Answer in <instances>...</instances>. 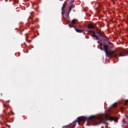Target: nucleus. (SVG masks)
I'll use <instances>...</instances> for the list:
<instances>
[{
  "label": "nucleus",
  "mask_w": 128,
  "mask_h": 128,
  "mask_svg": "<svg viewBox=\"0 0 128 128\" xmlns=\"http://www.w3.org/2000/svg\"><path fill=\"white\" fill-rule=\"evenodd\" d=\"M96 34H98L99 36H98L100 37H102L103 36L102 34H101V33L100 32L98 31H97L96 32Z\"/></svg>",
  "instance_id": "obj_10"
},
{
  "label": "nucleus",
  "mask_w": 128,
  "mask_h": 128,
  "mask_svg": "<svg viewBox=\"0 0 128 128\" xmlns=\"http://www.w3.org/2000/svg\"><path fill=\"white\" fill-rule=\"evenodd\" d=\"M72 23H73L74 24L76 23V21L74 19L72 20Z\"/></svg>",
  "instance_id": "obj_16"
},
{
  "label": "nucleus",
  "mask_w": 128,
  "mask_h": 128,
  "mask_svg": "<svg viewBox=\"0 0 128 128\" xmlns=\"http://www.w3.org/2000/svg\"><path fill=\"white\" fill-rule=\"evenodd\" d=\"M102 34H104V32H103V33H102Z\"/></svg>",
  "instance_id": "obj_34"
},
{
  "label": "nucleus",
  "mask_w": 128,
  "mask_h": 128,
  "mask_svg": "<svg viewBox=\"0 0 128 128\" xmlns=\"http://www.w3.org/2000/svg\"><path fill=\"white\" fill-rule=\"evenodd\" d=\"M72 4L69 7V11L70 12L72 10Z\"/></svg>",
  "instance_id": "obj_14"
},
{
  "label": "nucleus",
  "mask_w": 128,
  "mask_h": 128,
  "mask_svg": "<svg viewBox=\"0 0 128 128\" xmlns=\"http://www.w3.org/2000/svg\"><path fill=\"white\" fill-rule=\"evenodd\" d=\"M32 18H31V19L32 20Z\"/></svg>",
  "instance_id": "obj_33"
},
{
  "label": "nucleus",
  "mask_w": 128,
  "mask_h": 128,
  "mask_svg": "<svg viewBox=\"0 0 128 128\" xmlns=\"http://www.w3.org/2000/svg\"><path fill=\"white\" fill-rule=\"evenodd\" d=\"M6 2H7L8 1V0H6Z\"/></svg>",
  "instance_id": "obj_32"
},
{
  "label": "nucleus",
  "mask_w": 128,
  "mask_h": 128,
  "mask_svg": "<svg viewBox=\"0 0 128 128\" xmlns=\"http://www.w3.org/2000/svg\"><path fill=\"white\" fill-rule=\"evenodd\" d=\"M14 3L12 4L14 5L15 4L14 3L16 2H18L16 0H13Z\"/></svg>",
  "instance_id": "obj_18"
},
{
  "label": "nucleus",
  "mask_w": 128,
  "mask_h": 128,
  "mask_svg": "<svg viewBox=\"0 0 128 128\" xmlns=\"http://www.w3.org/2000/svg\"><path fill=\"white\" fill-rule=\"evenodd\" d=\"M36 22H38V18H37L36 19Z\"/></svg>",
  "instance_id": "obj_24"
},
{
  "label": "nucleus",
  "mask_w": 128,
  "mask_h": 128,
  "mask_svg": "<svg viewBox=\"0 0 128 128\" xmlns=\"http://www.w3.org/2000/svg\"><path fill=\"white\" fill-rule=\"evenodd\" d=\"M97 43H98V44H100V41H98L97 42Z\"/></svg>",
  "instance_id": "obj_26"
},
{
  "label": "nucleus",
  "mask_w": 128,
  "mask_h": 128,
  "mask_svg": "<svg viewBox=\"0 0 128 128\" xmlns=\"http://www.w3.org/2000/svg\"><path fill=\"white\" fill-rule=\"evenodd\" d=\"M112 106L114 108L116 107L117 106V103L116 102L114 104L112 105Z\"/></svg>",
  "instance_id": "obj_13"
},
{
  "label": "nucleus",
  "mask_w": 128,
  "mask_h": 128,
  "mask_svg": "<svg viewBox=\"0 0 128 128\" xmlns=\"http://www.w3.org/2000/svg\"><path fill=\"white\" fill-rule=\"evenodd\" d=\"M128 102V100H126L125 101V105H127Z\"/></svg>",
  "instance_id": "obj_20"
},
{
  "label": "nucleus",
  "mask_w": 128,
  "mask_h": 128,
  "mask_svg": "<svg viewBox=\"0 0 128 128\" xmlns=\"http://www.w3.org/2000/svg\"><path fill=\"white\" fill-rule=\"evenodd\" d=\"M99 45L100 46V47H102V46H103V45H104V44H103L102 43H100L99 44Z\"/></svg>",
  "instance_id": "obj_21"
},
{
  "label": "nucleus",
  "mask_w": 128,
  "mask_h": 128,
  "mask_svg": "<svg viewBox=\"0 0 128 128\" xmlns=\"http://www.w3.org/2000/svg\"><path fill=\"white\" fill-rule=\"evenodd\" d=\"M76 120L72 123L66 126L64 128H74L75 125L76 124Z\"/></svg>",
  "instance_id": "obj_4"
},
{
  "label": "nucleus",
  "mask_w": 128,
  "mask_h": 128,
  "mask_svg": "<svg viewBox=\"0 0 128 128\" xmlns=\"http://www.w3.org/2000/svg\"><path fill=\"white\" fill-rule=\"evenodd\" d=\"M88 119L92 121H95L94 124L97 125L101 123L103 120V118L101 116H99L97 117L96 119L95 120V117L94 116H92L89 117Z\"/></svg>",
  "instance_id": "obj_1"
},
{
  "label": "nucleus",
  "mask_w": 128,
  "mask_h": 128,
  "mask_svg": "<svg viewBox=\"0 0 128 128\" xmlns=\"http://www.w3.org/2000/svg\"><path fill=\"white\" fill-rule=\"evenodd\" d=\"M73 27L74 28L76 31L77 32H79V33H80L81 32V30H80L76 28V27L74 26H73Z\"/></svg>",
  "instance_id": "obj_9"
},
{
  "label": "nucleus",
  "mask_w": 128,
  "mask_h": 128,
  "mask_svg": "<svg viewBox=\"0 0 128 128\" xmlns=\"http://www.w3.org/2000/svg\"><path fill=\"white\" fill-rule=\"evenodd\" d=\"M109 116L108 114H106L105 115V118H106L108 117H109Z\"/></svg>",
  "instance_id": "obj_19"
},
{
  "label": "nucleus",
  "mask_w": 128,
  "mask_h": 128,
  "mask_svg": "<svg viewBox=\"0 0 128 128\" xmlns=\"http://www.w3.org/2000/svg\"><path fill=\"white\" fill-rule=\"evenodd\" d=\"M69 12H68V16L69 14Z\"/></svg>",
  "instance_id": "obj_30"
},
{
  "label": "nucleus",
  "mask_w": 128,
  "mask_h": 128,
  "mask_svg": "<svg viewBox=\"0 0 128 128\" xmlns=\"http://www.w3.org/2000/svg\"><path fill=\"white\" fill-rule=\"evenodd\" d=\"M118 118L117 117L116 118H115L114 117H110L109 119V120H114L116 122H118Z\"/></svg>",
  "instance_id": "obj_7"
},
{
  "label": "nucleus",
  "mask_w": 128,
  "mask_h": 128,
  "mask_svg": "<svg viewBox=\"0 0 128 128\" xmlns=\"http://www.w3.org/2000/svg\"><path fill=\"white\" fill-rule=\"evenodd\" d=\"M89 16H91V15L90 14H89Z\"/></svg>",
  "instance_id": "obj_31"
},
{
  "label": "nucleus",
  "mask_w": 128,
  "mask_h": 128,
  "mask_svg": "<svg viewBox=\"0 0 128 128\" xmlns=\"http://www.w3.org/2000/svg\"><path fill=\"white\" fill-rule=\"evenodd\" d=\"M33 13V12H31V14H32Z\"/></svg>",
  "instance_id": "obj_29"
},
{
  "label": "nucleus",
  "mask_w": 128,
  "mask_h": 128,
  "mask_svg": "<svg viewBox=\"0 0 128 128\" xmlns=\"http://www.w3.org/2000/svg\"><path fill=\"white\" fill-rule=\"evenodd\" d=\"M6 126H8L9 128H10V125L8 124H6Z\"/></svg>",
  "instance_id": "obj_22"
},
{
  "label": "nucleus",
  "mask_w": 128,
  "mask_h": 128,
  "mask_svg": "<svg viewBox=\"0 0 128 128\" xmlns=\"http://www.w3.org/2000/svg\"><path fill=\"white\" fill-rule=\"evenodd\" d=\"M69 24V26L70 27V26L71 25V24H69V22L68 21L67 23V24Z\"/></svg>",
  "instance_id": "obj_23"
},
{
  "label": "nucleus",
  "mask_w": 128,
  "mask_h": 128,
  "mask_svg": "<svg viewBox=\"0 0 128 128\" xmlns=\"http://www.w3.org/2000/svg\"><path fill=\"white\" fill-rule=\"evenodd\" d=\"M126 55L128 56V52L124 49L122 50V51L120 52V54L118 55H115V56H118V57L120 56H124Z\"/></svg>",
  "instance_id": "obj_3"
},
{
  "label": "nucleus",
  "mask_w": 128,
  "mask_h": 128,
  "mask_svg": "<svg viewBox=\"0 0 128 128\" xmlns=\"http://www.w3.org/2000/svg\"><path fill=\"white\" fill-rule=\"evenodd\" d=\"M104 124H108V123L107 122H105L104 123Z\"/></svg>",
  "instance_id": "obj_25"
},
{
  "label": "nucleus",
  "mask_w": 128,
  "mask_h": 128,
  "mask_svg": "<svg viewBox=\"0 0 128 128\" xmlns=\"http://www.w3.org/2000/svg\"><path fill=\"white\" fill-rule=\"evenodd\" d=\"M86 32H88V33H92L93 34V32H93L92 30H88V31L87 30H86Z\"/></svg>",
  "instance_id": "obj_15"
},
{
  "label": "nucleus",
  "mask_w": 128,
  "mask_h": 128,
  "mask_svg": "<svg viewBox=\"0 0 128 128\" xmlns=\"http://www.w3.org/2000/svg\"><path fill=\"white\" fill-rule=\"evenodd\" d=\"M103 47H100V49L102 50H104L106 54H108V50L109 48V45L108 44H106L105 43H104V45H103Z\"/></svg>",
  "instance_id": "obj_2"
},
{
  "label": "nucleus",
  "mask_w": 128,
  "mask_h": 128,
  "mask_svg": "<svg viewBox=\"0 0 128 128\" xmlns=\"http://www.w3.org/2000/svg\"><path fill=\"white\" fill-rule=\"evenodd\" d=\"M83 34H84V35H86V33H85V32H84V33H83Z\"/></svg>",
  "instance_id": "obj_27"
},
{
  "label": "nucleus",
  "mask_w": 128,
  "mask_h": 128,
  "mask_svg": "<svg viewBox=\"0 0 128 128\" xmlns=\"http://www.w3.org/2000/svg\"><path fill=\"white\" fill-rule=\"evenodd\" d=\"M94 28V26L92 24L90 25L88 27V28Z\"/></svg>",
  "instance_id": "obj_12"
},
{
  "label": "nucleus",
  "mask_w": 128,
  "mask_h": 128,
  "mask_svg": "<svg viewBox=\"0 0 128 128\" xmlns=\"http://www.w3.org/2000/svg\"><path fill=\"white\" fill-rule=\"evenodd\" d=\"M115 51L114 50L110 52H108V54H106V56H112L113 57H118V56H115V55H118L119 54H114V52Z\"/></svg>",
  "instance_id": "obj_5"
},
{
  "label": "nucleus",
  "mask_w": 128,
  "mask_h": 128,
  "mask_svg": "<svg viewBox=\"0 0 128 128\" xmlns=\"http://www.w3.org/2000/svg\"><path fill=\"white\" fill-rule=\"evenodd\" d=\"M93 37H95L96 38V39L97 40H99V38L98 37H100L99 36H96L94 32H93V36H92Z\"/></svg>",
  "instance_id": "obj_8"
},
{
  "label": "nucleus",
  "mask_w": 128,
  "mask_h": 128,
  "mask_svg": "<svg viewBox=\"0 0 128 128\" xmlns=\"http://www.w3.org/2000/svg\"><path fill=\"white\" fill-rule=\"evenodd\" d=\"M65 12V10H62V12L61 13L62 14H64Z\"/></svg>",
  "instance_id": "obj_17"
},
{
  "label": "nucleus",
  "mask_w": 128,
  "mask_h": 128,
  "mask_svg": "<svg viewBox=\"0 0 128 128\" xmlns=\"http://www.w3.org/2000/svg\"><path fill=\"white\" fill-rule=\"evenodd\" d=\"M66 2L63 4V6L62 7V10H65V8L66 7Z\"/></svg>",
  "instance_id": "obj_11"
},
{
  "label": "nucleus",
  "mask_w": 128,
  "mask_h": 128,
  "mask_svg": "<svg viewBox=\"0 0 128 128\" xmlns=\"http://www.w3.org/2000/svg\"><path fill=\"white\" fill-rule=\"evenodd\" d=\"M86 118H81L80 117L77 118V121L78 123L79 124L81 120H83L84 121H86Z\"/></svg>",
  "instance_id": "obj_6"
},
{
  "label": "nucleus",
  "mask_w": 128,
  "mask_h": 128,
  "mask_svg": "<svg viewBox=\"0 0 128 128\" xmlns=\"http://www.w3.org/2000/svg\"><path fill=\"white\" fill-rule=\"evenodd\" d=\"M4 106H6V105L5 104H4Z\"/></svg>",
  "instance_id": "obj_28"
}]
</instances>
